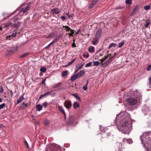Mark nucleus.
<instances>
[{
	"label": "nucleus",
	"mask_w": 151,
	"mask_h": 151,
	"mask_svg": "<svg viewBox=\"0 0 151 151\" xmlns=\"http://www.w3.org/2000/svg\"><path fill=\"white\" fill-rule=\"evenodd\" d=\"M115 123L119 131L124 134L129 133L132 125L129 113L124 111L120 112L116 117Z\"/></svg>",
	"instance_id": "1"
},
{
	"label": "nucleus",
	"mask_w": 151,
	"mask_h": 151,
	"mask_svg": "<svg viewBox=\"0 0 151 151\" xmlns=\"http://www.w3.org/2000/svg\"><path fill=\"white\" fill-rule=\"evenodd\" d=\"M127 95L130 97L127 99V101L131 106L138 105L142 101V94L137 90L131 91Z\"/></svg>",
	"instance_id": "2"
},
{
	"label": "nucleus",
	"mask_w": 151,
	"mask_h": 151,
	"mask_svg": "<svg viewBox=\"0 0 151 151\" xmlns=\"http://www.w3.org/2000/svg\"><path fill=\"white\" fill-rule=\"evenodd\" d=\"M140 139L141 143L143 145V147H145L149 145V141L151 139V134L148 133H145L143 136H140Z\"/></svg>",
	"instance_id": "3"
},
{
	"label": "nucleus",
	"mask_w": 151,
	"mask_h": 151,
	"mask_svg": "<svg viewBox=\"0 0 151 151\" xmlns=\"http://www.w3.org/2000/svg\"><path fill=\"white\" fill-rule=\"evenodd\" d=\"M46 151H61V147L58 145L52 144L47 147Z\"/></svg>",
	"instance_id": "4"
},
{
	"label": "nucleus",
	"mask_w": 151,
	"mask_h": 151,
	"mask_svg": "<svg viewBox=\"0 0 151 151\" xmlns=\"http://www.w3.org/2000/svg\"><path fill=\"white\" fill-rule=\"evenodd\" d=\"M142 110L145 115H149L150 116L151 114V110L149 107L147 106H143L142 107Z\"/></svg>",
	"instance_id": "5"
},
{
	"label": "nucleus",
	"mask_w": 151,
	"mask_h": 151,
	"mask_svg": "<svg viewBox=\"0 0 151 151\" xmlns=\"http://www.w3.org/2000/svg\"><path fill=\"white\" fill-rule=\"evenodd\" d=\"M64 105L65 107L68 109H70L72 106V104L70 101L66 100L65 101L64 103Z\"/></svg>",
	"instance_id": "6"
},
{
	"label": "nucleus",
	"mask_w": 151,
	"mask_h": 151,
	"mask_svg": "<svg viewBox=\"0 0 151 151\" xmlns=\"http://www.w3.org/2000/svg\"><path fill=\"white\" fill-rule=\"evenodd\" d=\"M31 4H30L26 5L24 7L22 8L20 10V12H22L23 13H26L29 9L31 6Z\"/></svg>",
	"instance_id": "7"
},
{
	"label": "nucleus",
	"mask_w": 151,
	"mask_h": 151,
	"mask_svg": "<svg viewBox=\"0 0 151 151\" xmlns=\"http://www.w3.org/2000/svg\"><path fill=\"white\" fill-rule=\"evenodd\" d=\"M84 64V63H82L77 65L76 66L74 73H76L79 69H81Z\"/></svg>",
	"instance_id": "8"
},
{
	"label": "nucleus",
	"mask_w": 151,
	"mask_h": 151,
	"mask_svg": "<svg viewBox=\"0 0 151 151\" xmlns=\"http://www.w3.org/2000/svg\"><path fill=\"white\" fill-rule=\"evenodd\" d=\"M74 120L75 118L73 116H70L67 122V124L68 125L73 124Z\"/></svg>",
	"instance_id": "9"
},
{
	"label": "nucleus",
	"mask_w": 151,
	"mask_h": 151,
	"mask_svg": "<svg viewBox=\"0 0 151 151\" xmlns=\"http://www.w3.org/2000/svg\"><path fill=\"white\" fill-rule=\"evenodd\" d=\"M99 127L101 131H103H103L105 133V132H106V134H107L108 136L109 137L110 136V132L108 131V129L107 128H105L104 129L103 127H102V126L100 125L99 126Z\"/></svg>",
	"instance_id": "10"
},
{
	"label": "nucleus",
	"mask_w": 151,
	"mask_h": 151,
	"mask_svg": "<svg viewBox=\"0 0 151 151\" xmlns=\"http://www.w3.org/2000/svg\"><path fill=\"white\" fill-rule=\"evenodd\" d=\"M51 12L53 14H58L60 12V11L58 8H55L52 9Z\"/></svg>",
	"instance_id": "11"
},
{
	"label": "nucleus",
	"mask_w": 151,
	"mask_h": 151,
	"mask_svg": "<svg viewBox=\"0 0 151 151\" xmlns=\"http://www.w3.org/2000/svg\"><path fill=\"white\" fill-rule=\"evenodd\" d=\"M85 72L84 70H81L78 73L76 74L78 78H80L85 74Z\"/></svg>",
	"instance_id": "12"
},
{
	"label": "nucleus",
	"mask_w": 151,
	"mask_h": 151,
	"mask_svg": "<svg viewBox=\"0 0 151 151\" xmlns=\"http://www.w3.org/2000/svg\"><path fill=\"white\" fill-rule=\"evenodd\" d=\"M99 0H93L92 2L89 5L88 7V9H90L93 8L94 6L98 2Z\"/></svg>",
	"instance_id": "13"
},
{
	"label": "nucleus",
	"mask_w": 151,
	"mask_h": 151,
	"mask_svg": "<svg viewBox=\"0 0 151 151\" xmlns=\"http://www.w3.org/2000/svg\"><path fill=\"white\" fill-rule=\"evenodd\" d=\"M113 60V57H111L105 63H101V64L102 66H103V67L107 66L108 65L109 63L111 62Z\"/></svg>",
	"instance_id": "14"
},
{
	"label": "nucleus",
	"mask_w": 151,
	"mask_h": 151,
	"mask_svg": "<svg viewBox=\"0 0 151 151\" xmlns=\"http://www.w3.org/2000/svg\"><path fill=\"white\" fill-rule=\"evenodd\" d=\"M145 127L147 128H150L151 127V119L147 120L146 122L144 124Z\"/></svg>",
	"instance_id": "15"
},
{
	"label": "nucleus",
	"mask_w": 151,
	"mask_h": 151,
	"mask_svg": "<svg viewBox=\"0 0 151 151\" xmlns=\"http://www.w3.org/2000/svg\"><path fill=\"white\" fill-rule=\"evenodd\" d=\"M123 142H127L129 144H131L132 143L133 141L132 139H127L125 138H123Z\"/></svg>",
	"instance_id": "16"
},
{
	"label": "nucleus",
	"mask_w": 151,
	"mask_h": 151,
	"mask_svg": "<svg viewBox=\"0 0 151 151\" xmlns=\"http://www.w3.org/2000/svg\"><path fill=\"white\" fill-rule=\"evenodd\" d=\"M10 25H11V26L12 25V23L10 22H9L7 23L3 24H2V26H3L4 28H6V27H9Z\"/></svg>",
	"instance_id": "17"
},
{
	"label": "nucleus",
	"mask_w": 151,
	"mask_h": 151,
	"mask_svg": "<svg viewBox=\"0 0 151 151\" xmlns=\"http://www.w3.org/2000/svg\"><path fill=\"white\" fill-rule=\"evenodd\" d=\"M51 94V92H47L45 93L44 94L41 95L40 96V99H41L43 97H45L46 96H48L50 95Z\"/></svg>",
	"instance_id": "18"
},
{
	"label": "nucleus",
	"mask_w": 151,
	"mask_h": 151,
	"mask_svg": "<svg viewBox=\"0 0 151 151\" xmlns=\"http://www.w3.org/2000/svg\"><path fill=\"white\" fill-rule=\"evenodd\" d=\"M24 94L22 95L17 100V103L19 104L21 103L23 100L24 99V97L23 96Z\"/></svg>",
	"instance_id": "19"
},
{
	"label": "nucleus",
	"mask_w": 151,
	"mask_h": 151,
	"mask_svg": "<svg viewBox=\"0 0 151 151\" xmlns=\"http://www.w3.org/2000/svg\"><path fill=\"white\" fill-rule=\"evenodd\" d=\"M42 106L41 104H38L37 105L36 110L38 111H41L42 109Z\"/></svg>",
	"instance_id": "20"
},
{
	"label": "nucleus",
	"mask_w": 151,
	"mask_h": 151,
	"mask_svg": "<svg viewBox=\"0 0 151 151\" xmlns=\"http://www.w3.org/2000/svg\"><path fill=\"white\" fill-rule=\"evenodd\" d=\"M21 24L20 22H18L17 23L14 24H12V25L11 26L12 27L14 26L16 28H18Z\"/></svg>",
	"instance_id": "21"
},
{
	"label": "nucleus",
	"mask_w": 151,
	"mask_h": 151,
	"mask_svg": "<svg viewBox=\"0 0 151 151\" xmlns=\"http://www.w3.org/2000/svg\"><path fill=\"white\" fill-rule=\"evenodd\" d=\"M58 110L63 114H65V112L64 110L63 109L62 106H58Z\"/></svg>",
	"instance_id": "22"
},
{
	"label": "nucleus",
	"mask_w": 151,
	"mask_h": 151,
	"mask_svg": "<svg viewBox=\"0 0 151 151\" xmlns=\"http://www.w3.org/2000/svg\"><path fill=\"white\" fill-rule=\"evenodd\" d=\"M117 147H118V145H119V147L118 148V149L117 147H116V149L115 150V151H121V147H122V144L121 143H118L117 144Z\"/></svg>",
	"instance_id": "23"
},
{
	"label": "nucleus",
	"mask_w": 151,
	"mask_h": 151,
	"mask_svg": "<svg viewBox=\"0 0 151 151\" xmlns=\"http://www.w3.org/2000/svg\"><path fill=\"white\" fill-rule=\"evenodd\" d=\"M139 8V6L138 5H136L134 8L132 12V14H134L135 13L138 9Z\"/></svg>",
	"instance_id": "24"
},
{
	"label": "nucleus",
	"mask_w": 151,
	"mask_h": 151,
	"mask_svg": "<svg viewBox=\"0 0 151 151\" xmlns=\"http://www.w3.org/2000/svg\"><path fill=\"white\" fill-rule=\"evenodd\" d=\"M73 106L74 108L75 109H76L77 107H78L79 106V104L76 101L75 102L73 103Z\"/></svg>",
	"instance_id": "25"
},
{
	"label": "nucleus",
	"mask_w": 151,
	"mask_h": 151,
	"mask_svg": "<svg viewBox=\"0 0 151 151\" xmlns=\"http://www.w3.org/2000/svg\"><path fill=\"white\" fill-rule=\"evenodd\" d=\"M77 78H78L76 74H75V75L72 76L71 77L70 80L72 81H73Z\"/></svg>",
	"instance_id": "26"
},
{
	"label": "nucleus",
	"mask_w": 151,
	"mask_h": 151,
	"mask_svg": "<svg viewBox=\"0 0 151 151\" xmlns=\"http://www.w3.org/2000/svg\"><path fill=\"white\" fill-rule=\"evenodd\" d=\"M68 71L67 70H65L63 71L62 73V76L63 77H65L68 74Z\"/></svg>",
	"instance_id": "27"
},
{
	"label": "nucleus",
	"mask_w": 151,
	"mask_h": 151,
	"mask_svg": "<svg viewBox=\"0 0 151 151\" xmlns=\"http://www.w3.org/2000/svg\"><path fill=\"white\" fill-rule=\"evenodd\" d=\"M73 95L77 99H78L80 102L81 101V100L80 97L79 96L77 93H75L73 94Z\"/></svg>",
	"instance_id": "28"
},
{
	"label": "nucleus",
	"mask_w": 151,
	"mask_h": 151,
	"mask_svg": "<svg viewBox=\"0 0 151 151\" xmlns=\"http://www.w3.org/2000/svg\"><path fill=\"white\" fill-rule=\"evenodd\" d=\"M62 83L61 82H60L59 83H57L55 85L53 86V88H58V87H59L61 85Z\"/></svg>",
	"instance_id": "29"
},
{
	"label": "nucleus",
	"mask_w": 151,
	"mask_h": 151,
	"mask_svg": "<svg viewBox=\"0 0 151 151\" xmlns=\"http://www.w3.org/2000/svg\"><path fill=\"white\" fill-rule=\"evenodd\" d=\"M63 28L65 27L66 29H67L66 30V31L68 32L69 31H73V29H71L68 26H63Z\"/></svg>",
	"instance_id": "30"
},
{
	"label": "nucleus",
	"mask_w": 151,
	"mask_h": 151,
	"mask_svg": "<svg viewBox=\"0 0 151 151\" xmlns=\"http://www.w3.org/2000/svg\"><path fill=\"white\" fill-rule=\"evenodd\" d=\"M116 45V43H112L110 44L109 45V46L108 47L109 49H110L112 47H115Z\"/></svg>",
	"instance_id": "31"
},
{
	"label": "nucleus",
	"mask_w": 151,
	"mask_h": 151,
	"mask_svg": "<svg viewBox=\"0 0 151 151\" xmlns=\"http://www.w3.org/2000/svg\"><path fill=\"white\" fill-rule=\"evenodd\" d=\"M93 65L95 66H98L100 63V62L98 61H93Z\"/></svg>",
	"instance_id": "32"
},
{
	"label": "nucleus",
	"mask_w": 151,
	"mask_h": 151,
	"mask_svg": "<svg viewBox=\"0 0 151 151\" xmlns=\"http://www.w3.org/2000/svg\"><path fill=\"white\" fill-rule=\"evenodd\" d=\"M44 124L46 126H47L49 125L50 121L48 120H45L43 122Z\"/></svg>",
	"instance_id": "33"
},
{
	"label": "nucleus",
	"mask_w": 151,
	"mask_h": 151,
	"mask_svg": "<svg viewBox=\"0 0 151 151\" xmlns=\"http://www.w3.org/2000/svg\"><path fill=\"white\" fill-rule=\"evenodd\" d=\"M108 55L105 56L104 58L100 59V60L102 63L103 62H104L108 58Z\"/></svg>",
	"instance_id": "34"
},
{
	"label": "nucleus",
	"mask_w": 151,
	"mask_h": 151,
	"mask_svg": "<svg viewBox=\"0 0 151 151\" xmlns=\"http://www.w3.org/2000/svg\"><path fill=\"white\" fill-rule=\"evenodd\" d=\"M46 68L45 67H42L40 68V70L42 72L45 73L46 71Z\"/></svg>",
	"instance_id": "35"
},
{
	"label": "nucleus",
	"mask_w": 151,
	"mask_h": 151,
	"mask_svg": "<svg viewBox=\"0 0 151 151\" xmlns=\"http://www.w3.org/2000/svg\"><path fill=\"white\" fill-rule=\"evenodd\" d=\"M54 35L55 33L53 32H52L51 34H50L47 37V38L52 37L54 36Z\"/></svg>",
	"instance_id": "36"
},
{
	"label": "nucleus",
	"mask_w": 151,
	"mask_h": 151,
	"mask_svg": "<svg viewBox=\"0 0 151 151\" xmlns=\"http://www.w3.org/2000/svg\"><path fill=\"white\" fill-rule=\"evenodd\" d=\"M144 8L145 10H148L150 9V5H149L145 6L144 7Z\"/></svg>",
	"instance_id": "37"
},
{
	"label": "nucleus",
	"mask_w": 151,
	"mask_h": 151,
	"mask_svg": "<svg viewBox=\"0 0 151 151\" xmlns=\"http://www.w3.org/2000/svg\"><path fill=\"white\" fill-rule=\"evenodd\" d=\"M94 47H92L91 48H89L88 49V51L90 53H93L94 52Z\"/></svg>",
	"instance_id": "38"
},
{
	"label": "nucleus",
	"mask_w": 151,
	"mask_h": 151,
	"mask_svg": "<svg viewBox=\"0 0 151 151\" xmlns=\"http://www.w3.org/2000/svg\"><path fill=\"white\" fill-rule=\"evenodd\" d=\"M17 34V32H15L12 34L11 35H9V38H10L11 37H15L16 36Z\"/></svg>",
	"instance_id": "39"
},
{
	"label": "nucleus",
	"mask_w": 151,
	"mask_h": 151,
	"mask_svg": "<svg viewBox=\"0 0 151 151\" xmlns=\"http://www.w3.org/2000/svg\"><path fill=\"white\" fill-rule=\"evenodd\" d=\"M132 0H126L125 3L126 4L131 5L132 4Z\"/></svg>",
	"instance_id": "40"
},
{
	"label": "nucleus",
	"mask_w": 151,
	"mask_h": 151,
	"mask_svg": "<svg viewBox=\"0 0 151 151\" xmlns=\"http://www.w3.org/2000/svg\"><path fill=\"white\" fill-rule=\"evenodd\" d=\"M88 81H87V83L86 84V85H84L83 87V89L84 90H86L87 89V88H88V87H87V85H88Z\"/></svg>",
	"instance_id": "41"
},
{
	"label": "nucleus",
	"mask_w": 151,
	"mask_h": 151,
	"mask_svg": "<svg viewBox=\"0 0 151 151\" xmlns=\"http://www.w3.org/2000/svg\"><path fill=\"white\" fill-rule=\"evenodd\" d=\"M124 42L123 41L121 42L119 44V46L118 47H122L124 44Z\"/></svg>",
	"instance_id": "42"
},
{
	"label": "nucleus",
	"mask_w": 151,
	"mask_h": 151,
	"mask_svg": "<svg viewBox=\"0 0 151 151\" xmlns=\"http://www.w3.org/2000/svg\"><path fill=\"white\" fill-rule=\"evenodd\" d=\"M92 63L91 62L88 63L86 64V65L85 66V67L86 68V67H88L91 66L92 65Z\"/></svg>",
	"instance_id": "43"
},
{
	"label": "nucleus",
	"mask_w": 151,
	"mask_h": 151,
	"mask_svg": "<svg viewBox=\"0 0 151 151\" xmlns=\"http://www.w3.org/2000/svg\"><path fill=\"white\" fill-rule=\"evenodd\" d=\"M28 54V52H26L23 54L22 55H21L20 56L21 58H24L26 56H27V55Z\"/></svg>",
	"instance_id": "44"
},
{
	"label": "nucleus",
	"mask_w": 151,
	"mask_h": 151,
	"mask_svg": "<svg viewBox=\"0 0 151 151\" xmlns=\"http://www.w3.org/2000/svg\"><path fill=\"white\" fill-rule=\"evenodd\" d=\"M76 59L75 58H74L72 60L69 62L68 63V65H70L71 64L73 63L76 60Z\"/></svg>",
	"instance_id": "45"
},
{
	"label": "nucleus",
	"mask_w": 151,
	"mask_h": 151,
	"mask_svg": "<svg viewBox=\"0 0 151 151\" xmlns=\"http://www.w3.org/2000/svg\"><path fill=\"white\" fill-rule=\"evenodd\" d=\"M56 40L55 39L50 44H49L47 46V47H50L51 45H52V44H53L55 42V41Z\"/></svg>",
	"instance_id": "46"
},
{
	"label": "nucleus",
	"mask_w": 151,
	"mask_h": 151,
	"mask_svg": "<svg viewBox=\"0 0 151 151\" xmlns=\"http://www.w3.org/2000/svg\"><path fill=\"white\" fill-rule=\"evenodd\" d=\"M5 106V104L4 103H3L1 105H0V109H2Z\"/></svg>",
	"instance_id": "47"
},
{
	"label": "nucleus",
	"mask_w": 151,
	"mask_h": 151,
	"mask_svg": "<svg viewBox=\"0 0 151 151\" xmlns=\"http://www.w3.org/2000/svg\"><path fill=\"white\" fill-rule=\"evenodd\" d=\"M151 70V64L149 65L147 68V71H149V70Z\"/></svg>",
	"instance_id": "48"
},
{
	"label": "nucleus",
	"mask_w": 151,
	"mask_h": 151,
	"mask_svg": "<svg viewBox=\"0 0 151 151\" xmlns=\"http://www.w3.org/2000/svg\"><path fill=\"white\" fill-rule=\"evenodd\" d=\"M4 91V89L3 87L1 86H0V93H2Z\"/></svg>",
	"instance_id": "49"
},
{
	"label": "nucleus",
	"mask_w": 151,
	"mask_h": 151,
	"mask_svg": "<svg viewBox=\"0 0 151 151\" xmlns=\"http://www.w3.org/2000/svg\"><path fill=\"white\" fill-rule=\"evenodd\" d=\"M24 142L25 145H26L27 147V148L29 149V147L28 145V144L26 140H25L24 141Z\"/></svg>",
	"instance_id": "50"
},
{
	"label": "nucleus",
	"mask_w": 151,
	"mask_h": 151,
	"mask_svg": "<svg viewBox=\"0 0 151 151\" xmlns=\"http://www.w3.org/2000/svg\"><path fill=\"white\" fill-rule=\"evenodd\" d=\"M71 32L69 33L68 34L70 36H72L73 35L74 33V30H73V32L72 31H71Z\"/></svg>",
	"instance_id": "51"
},
{
	"label": "nucleus",
	"mask_w": 151,
	"mask_h": 151,
	"mask_svg": "<svg viewBox=\"0 0 151 151\" xmlns=\"http://www.w3.org/2000/svg\"><path fill=\"white\" fill-rule=\"evenodd\" d=\"M66 15H67L69 18H70L73 17V15L72 14H66Z\"/></svg>",
	"instance_id": "52"
},
{
	"label": "nucleus",
	"mask_w": 151,
	"mask_h": 151,
	"mask_svg": "<svg viewBox=\"0 0 151 151\" xmlns=\"http://www.w3.org/2000/svg\"><path fill=\"white\" fill-rule=\"evenodd\" d=\"M72 46L73 47H76L75 42H73L72 44Z\"/></svg>",
	"instance_id": "53"
},
{
	"label": "nucleus",
	"mask_w": 151,
	"mask_h": 151,
	"mask_svg": "<svg viewBox=\"0 0 151 151\" xmlns=\"http://www.w3.org/2000/svg\"><path fill=\"white\" fill-rule=\"evenodd\" d=\"M45 80H46V79H43L42 80V83L45 85Z\"/></svg>",
	"instance_id": "54"
},
{
	"label": "nucleus",
	"mask_w": 151,
	"mask_h": 151,
	"mask_svg": "<svg viewBox=\"0 0 151 151\" xmlns=\"http://www.w3.org/2000/svg\"><path fill=\"white\" fill-rule=\"evenodd\" d=\"M61 18L62 20H65V19H66V18H65V16H62L61 17Z\"/></svg>",
	"instance_id": "55"
},
{
	"label": "nucleus",
	"mask_w": 151,
	"mask_h": 151,
	"mask_svg": "<svg viewBox=\"0 0 151 151\" xmlns=\"http://www.w3.org/2000/svg\"><path fill=\"white\" fill-rule=\"evenodd\" d=\"M18 19H19V18H18L16 17L15 18H14L13 21L14 22H15L16 21H17Z\"/></svg>",
	"instance_id": "56"
},
{
	"label": "nucleus",
	"mask_w": 151,
	"mask_h": 151,
	"mask_svg": "<svg viewBox=\"0 0 151 151\" xmlns=\"http://www.w3.org/2000/svg\"><path fill=\"white\" fill-rule=\"evenodd\" d=\"M150 24V23H148H148H146L145 25V27H146V28L147 27H148V26Z\"/></svg>",
	"instance_id": "57"
},
{
	"label": "nucleus",
	"mask_w": 151,
	"mask_h": 151,
	"mask_svg": "<svg viewBox=\"0 0 151 151\" xmlns=\"http://www.w3.org/2000/svg\"><path fill=\"white\" fill-rule=\"evenodd\" d=\"M83 57H85L86 58H87L88 57L89 55H88L83 54Z\"/></svg>",
	"instance_id": "58"
},
{
	"label": "nucleus",
	"mask_w": 151,
	"mask_h": 151,
	"mask_svg": "<svg viewBox=\"0 0 151 151\" xmlns=\"http://www.w3.org/2000/svg\"><path fill=\"white\" fill-rule=\"evenodd\" d=\"M149 81L150 82V85L151 86V75L150 77V78L149 79Z\"/></svg>",
	"instance_id": "59"
},
{
	"label": "nucleus",
	"mask_w": 151,
	"mask_h": 151,
	"mask_svg": "<svg viewBox=\"0 0 151 151\" xmlns=\"http://www.w3.org/2000/svg\"><path fill=\"white\" fill-rule=\"evenodd\" d=\"M47 104L46 102H45L44 103L42 104V105L45 107L47 106Z\"/></svg>",
	"instance_id": "60"
},
{
	"label": "nucleus",
	"mask_w": 151,
	"mask_h": 151,
	"mask_svg": "<svg viewBox=\"0 0 151 151\" xmlns=\"http://www.w3.org/2000/svg\"><path fill=\"white\" fill-rule=\"evenodd\" d=\"M25 107H28L29 106V104H25Z\"/></svg>",
	"instance_id": "61"
},
{
	"label": "nucleus",
	"mask_w": 151,
	"mask_h": 151,
	"mask_svg": "<svg viewBox=\"0 0 151 151\" xmlns=\"http://www.w3.org/2000/svg\"><path fill=\"white\" fill-rule=\"evenodd\" d=\"M96 41H93L92 42L93 44V45H95L96 44Z\"/></svg>",
	"instance_id": "62"
},
{
	"label": "nucleus",
	"mask_w": 151,
	"mask_h": 151,
	"mask_svg": "<svg viewBox=\"0 0 151 151\" xmlns=\"http://www.w3.org/2000/svg\"><path fill=\"white\" fill-rule=\"evenodd\" d=\"M146 23H148H148H150L149 19H147L146 20Z\"/></svg>",
	"instance_id": "63"
},
{
	"label": "nucleus",
	"mask_w": 151,
	"mask_h": 151,
	"mask_svg": "<svg viewBox=\"0 0 151 151\" xmlns=\"http://www.w3.org/2000/svg\"><path fill=\"white\" fill-rule=\"evenodd\" d=\"M79 30H78L77 32H76V33L75 34H76V35H77V34H78V33H79Z\"/></svg>",
	"instance_id": "64"
}]
</instances>
